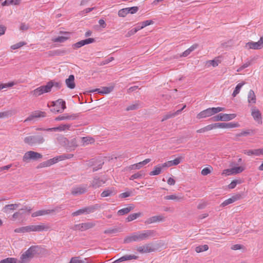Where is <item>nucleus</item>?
<instances>
[{"instance_id": "obj_1", "label": "nucleus", "mask_w": 263, "mask_h": 263, "mask_svg": "<svg viewBox=\"0 0 263 263\" xmlns=\"http://www.w3.org/2000/svg\"><path fill=\"white\" fill-rule=\"evenodd\" d=\"M155 235L154 230H144L130 234L124 239V243H129L134 241H140L148 239Z\"/></svg>"}, {"instance_id": "obj_2", "label": "nucleus", "mask_w": 263, "mask_h": 263, "mask_svg": "<svg viewBox=\"0 0 263 263\" xmlns=\"http://www.w3.org/2000/svg\"><path fill=\"white\" fill-rule=\"evenodd\" d=\"M50 228L48 225L44 223H40L39 224H30L17 228L14 229V232L16 233L25 234L31 232L47 231Z\"/></svg>"}, {"instance_id": "obj_3", "label": "nucleus", "mask_w": 263, "mask_h": 263, "mask_svg": "<svg viewBox=\"0 0 263 263\" xmlns=\"http://www.w3.org/2000/svg\"><path fill=\"white\" fill-rule=\"evenodd\" d=\"M225 108L221 107H210L200 111L197 115V118L198 119L205 118L211 117L218 112L224 111Z\"/></svg>"}, {"instance_id": "obj_4", "label": "nucleus", "mask_w": 263, "mask_h": 263, "mask_svg": "<svg viewBox=\"0 0 263 263\" xmlns=\"http://www.w3.org/2000/svg\"><path fill=\"white\" fill-rule=\"evenodd\" d=\"M53 85V83L49 82L46 85L41 86L35 89L31 92V93L33 96L38 97L44 93L50 91Z\"/></svg>"}, {"instance_id": "obj_5", "label": "nucleus", "mask_w": 263, "mask_h": 263, "mask_svg": "<svg viewBox=\"0 0 263 263\" xmlns=\"http://www.w3.org/2000/svg\"><path fill=\"white\" fill-rule=\"evenodd\" d=\"M53 108L51 109L54 113L62 112L66 108L65 102L62 99H59L55 102H52Z\"/></svg>"}, {"instance_id": "obj_6", "label": "nucleus", "mask_w": 263, "mask_h": 263, "mask_svg": "<svg viewBox=\"0 0 263 263\" xmlns=\"http://www.w3.org/2000/svg\"><path fill=\"white\" fill-rule=\"evenodd\" d=\"M42 158V155L34 151H30L25 153L23 157V161L24 162H28L31 160H35Z\"/></svg>"}, {"instance_id": "obj_7", "label": "nucleus", "mask_w": 263, "mask_h": 263, "mask_svg": "<svg viewBox=\"0 0 263 263\" xmlns=\"http://www.w3.org/2000/svg\"><path fill=\"white\" fill-rule=\"evenodd\" d=\"M39 250L40 248L37 246H31L22 255V258L24 260L32 258L36 255Z\"/></svg>"}, {"instance_id": "obj_8", "label": "nucleus", "mask_w": 263, "mask_h": 263, "mask_svg": "<svg viewBox=\"0 0 263 263\" xmlns=\"http://www.w3.org/2000/svg\"><path fill=\"white\" fill-rule=\"evenodd\" d=\"M72 157V155H69L68 157H66L64 156H58L41 163V167H48L53 164L57 163L58 161L63 160L66 158H71Z\"/></svg>"}, {"instance_id": "obj_9", "label": "nucleus", "mask_w": 263, "mask_h": 263, "mask_svg": "<svg viewBox=\"0 0 263 263\" xmlns=\"http://www.w3.org/2000/svg\"><path fill=\"white\" fill-rule=\"evenodd\" d=\"M245 169V167L242 166H236L231 168L225 169L224 170L221 174L222 175L227 176H230L232 175H235L237 174L240 173L242 172Z\"/></svg>"}, {"instance_id": "obj_10", "label": "nucleus", "mask_w": 263, "mask_h": 263, "mask_svg": "<svg viewBox=\"0 0 263 263\" xmlns=\"http://www.w3.org/2000/svg\"><path fill=\"white\" fill-rule=\"evenodd\" d=\"M136 250L140 253H147L155 251V249L152 243L145 244L143 246H138Z\"/></svg>"}, {"instance_id": "obj_11", "label": "nucleus", "mask_w": 263, "mask_h": 263, "mask_svg": "<svg viewBox=\"0 0 263 263\" xmlns=\"http://www.w3.org/2000/svg\"><path fill=\"white\" fill-rule=\"evenodd\" d=\"M217 128L227 129L236 128L240 126V125L237 122H219L216 123Z\"/></svg>"}, {"instance_id": "obj_12", "label": "nucleus", "mask_w": 263, "mask_h": 263, "mask_svg": "<svg viewBox=\"0 0 263 263\" xmlns=\"http://www.w3.org/2000/svg\"><path fill=\"white\" fill-rule=\"evenodd\" d=\"M24 141L25 143L29 145H33L36 143H42L44 142V139L42 137H40L37 140L36 138L33 136H28L24 138Z\"/></svg>"}, {"instance_id": "obj_13", "label": "nucleus", "mask_w": 263, "mask_h": 263, "mask_svg": "<svg viewBox=\"0 0 263 263\" xmlns=\"http://www.w3.org/2000/svg\"><path fill=\"white\" fill-rule=\"evenodd\" d=\"M251 115L258 124H262L261 114L258 109L255 107H253L251 109Z\"/></svg>"}, {"instance_id": "obj_14", "label": "nucleus", "mask_w": 263, "mask_h": 263, "mask_svg": "<svg viewBox=\"0 0 263 263\" xmlns=\"http://www.w3.org/2000/svg\"><path fill=\"white\" fill-rule=\"evenodd\" d=\"M60 33L64 34V35L52 39V41L53 42L64 43L70 38L71 34V33L69 32H61Z\"/></svg>"}, {"instance_id": "obj_15", "label": "nucleus", "mask_w": 263, "mask_h": 263, "mask_svg": "<svg viewBox=\"0 0 263 263\" xmlns=\"http://www.w3.org/2000/svg\"><path fill=\"white\" fill-rule=\"evenodd\" d=\"M95 42V40L92 38H89L84 40H81L79 42L72 45V48L74 49L79 48L85 45L91 44Z\"/></svg>"}, {"instance_id": "obj_16", "label": "nucleus", "mask_w": 263, "mask_h": 263, "mask_svg": "<svg viewBox=\"0 0 263 263\" xmlns=\"http://www.w3.org/2000/svg\"><path fill=\"white\" fill-rule=\"evenodd\" d=\"M182 159L181 157H178L174 160L166 161L165 162L162 163V166H163L165 168H168L173 166L177 165L180 163Z\"/></svg>"}, {"instance_id": "obj_17", "label": "nucleus", "mask_w": 263, "mask_h": 263, "mask_svg": "<svg viewBox=\"0 0 263 263\" xmlns=\"http://www.w3.org/2000/svg\"><path fill=\"white\" fill-rule=\"evenodd\" d=\"M55 212L54 210H41L35 211L32 213V217H36L39 216H45L52 213Z\"/></svg>"}, {"instance_id": "obj_18", "label": "nucleus", "mask_w": 263, "mask_h": 263, "mask_svg": "<svg viewBox=\"0 0 263 263\" xmlns=\"http://www.w3.org/2000/svg\"><path fill=\"white\" fill-rule=\"evenodd\" d=\"M151 161V159L148 158L139 163L131 165L129 168L130 170H139L144 165H146Z\"/></svg>"}, {"instance_id": "obj_19", "label": "nucleus", "mask_w": 263, "mask_h": 263, "mask_svg": "<svg viewBox=\"0 0 263 263\" xmlns=\"http://www.w3.org/2000/svg\"><path fill=\"white\" fill-rule=\"evenodd\" d=\"M240 198V196L238 194H236L231 198H229L225 200L221 204V206L222 207L226 206L230 204H231L235 201Z\"/></svg>"}, {"instance_id": "obj_20", "label": "nucleus", "mask_w": 263, "mask_h": 263, "mask_svg": "<svg viewBox=\"0 0 263 263\" xmlns=\"http://www.w3.org/2000/svg\"><path fill=\"white\" fill-rule=\"evenodd\" d=\"M164 220V217L162 215H156L152 216L148 219H147L146 221V222L148 224H151L155 222H158L160 221H162Z\"/></svg>"}, {"instance_id": "obj_21", "label": "nucleus", "mask_w": 263, "mask_h": 263, "mask_svg": "<svg viewBox=\"0 0 263 263\" xmlns=\"http://www.w3.org/2000/svg\"><path fill=\"white\" fill-rule=\"evenodd\" d=\"M154 23V21L152 20H146L141 22H140L137 24L136 29L138 31L140 30L143 29L147 26H149L153 25Z\"/></svg>"}, {"instance_id": "obj_22", "label": "nucleus", "mask_w": 263, "mask_h": 263, "mask_svg": "<svg viewBox=\"0 0 263 263\" xmlns=\"http://www.w3.org/2000/svg\"><path fill=\"white\" fill-rule=\"evenodd\" d=\"M138 258V256H136L135 255H126L125 256H123L120 258L116 259L112 263H118L120 262L126 261V260H132V259H136Z\"/></svg>"}, {"instance_id": "obj_23", "label": "nucleus", "mask_w": 263, "mask_h": 263, "mask_svg": "<svg viewBox=\"0 0 263 263\" xmlns=\"http://www.w3.org/2000/svg\"><path fill=\"white\" fill-rule=\"evenodd\" d=\"M20 204L14 203L6 205L3 209L4 212L9 213L11 211L16 210L19 207Z\"/></svg>"}, {"instance_id": "obj_24", "label": "nucleus", "mask_w": 263, "mask_h": 263, "mask_svg": "<svg viewBox=\"0 0 263 263\" xmlns=\"http://www.w3.org/2000/svg\"><path fill=\"white\" fill-rule=\"evenodd\" d=\"M164 168L163 166H162V164H159L155 166L153 170L149 173V175L151 176H156L160 174L162 172V170Z\"/></svg>"}, {"instance_id": "obj_25", "label": "nucleus", "mask_w": 263, "mask_h": 263, "mask_svg": "<svg viewBox=\"0 0 263 263\" xmlns=\"http://www.w3.org/2000/svg\"><path fill=\"white\" fill-rule=\"evenodd\" d=\"M166 200H173L176 201H181L184 200V197L181 194H173L171 195L166 196L164 197Z\"/></svg>"}, {"instance_id": "obj_26", "label": "nucleus", "mask_w": 263, "mask_h": 263, "mask_svg": "<svg viewBox=\"0 0 263 263\" xmlns=\"http://www.w3.org/2000/svg\"><path fill=\"white\" fill-rule=\"evenodd\" d=\"M65 82L68 88L73 89L75 87L74 77L73 75H70L68 78L66 80Z\"/></svg>"}, {"instance_id": "obj_27", "label": "nucleus", "mask_w": 263, "mask_h": 263, "mask_svg": "<svg viewBox=\"0 0 263 263\" xmlns=\"http://www.w3.org/2000/svg\"><path fill=\"white\" fill-rule=\"evenodd\" d=\"M114 88V87L113 86L109 87H103L101 89H96V91H97L99 93L101 94H108L113 90Z\"/></svg>"}, {"instance_id": "obj_28", "label": "nucleus", "mask_w": 263, "mask_h": 263, "mask_svg": "<svg viewBox=\"0 0 263 263\" xmlns=\"http://www.w3.org/2000/svg\"><path fill=\"white\" fill-rule=\"evenodd\" d=\"M221 61L219 60L218 58H216L212 60H209L206 62L205 65L207 67H210L212 66L213 67H215L218 65L219 63H220Z\"/></svg>"}, {"instance_id": "obj_29", "label": "nucleus", "mask_w": 263, "mask_h": 263, "mask_svg": "<svg viewBox=\"0 0 263 263\" xmlns=\"http://www.w3.org/2000/svg\"><path fill=\"white\" fill-rule=\"evenodd\" d=\"M116 192H115L114 188H111L109 189L106 190L104 191L101 194L102 197H106L110 196H112L115 194Z\"/></svg>"}, {"instance_id": "obj_30", "label": "nucleus", "mask_w": 263, "mask_h": 263, "mask_svg": "<svg viewBox=\"0 0 263 263\" xmlns=\"http://www.w3.org/2000/svg\"><path fill=\"white\" fill-rule=\"evenodd\" d=\"M134 206L129 205L128 207L123 208L118 211V215L121 216L128 213L131 210L134 209Z\"/></svg>"}, {"instance_id": "obj_31", "label": "nucleus", "mask_w": 263, "mask_h": 263, "mask_svg": "<svg viewBox=\"0 0 263 263\" xmlns=\"http://www.w3.org/2000/svg\"><path fill=\"white\" fill-rule=\"evenodd\" d=\"M248 101L250 103L254 104L256 102V96L252 90H250L248 93Z\"/></svg>"}, {"instance_id": "obj_32", "label": "nucleus", "mask_w": 263, "mask_h": 263, "mask_svg": "<svg viewBox=\"0 0 263 263\" xmlns=\"http://www.w3.org/2000/svg\"><path fill=\"white\" fill-rule=\"evenodd\" d=\"M86 189L85 187L79 186L73 188L71 191V193L73 195L81 194L85 193Z\"/></svg>"}, {"instance_id": "obj_33", "label": "nucleus", "mask_w": 263, "mask_h": 263, "mask_svg": "<svg viewBox=\"0 0 263 263\" xmlns=\"http://www.w3.org/2000/svg\"><path fill=\"white\" fill-rule=\"evenodd\" d=\"M45 116H46V114L44 112H42V111L35 112L32 115V116H31L28 117L27 119H26L25 121L31 120L33 118L44 117Z\"/></svg>"}, {"instance_id": "obj_34", "label": "nucleus", "mask_w": 263, "mask_h": 263, "mask_svg": "<svg viewBox=\"0 0 263 263\" xmlns=\"http://www.w3.org/2000/svg\"><path fill=\"white\" fill-rule=\"evenodd\" d=\"M198 47L197 44H194L191 46L189 48L184 51L182 54L181 55V57H185L189 55L191 52L194 51L195 49H196Z\"/></svg>"}, {"instance_id": "obj_35", "label": "nucleus", "mask_w": 263, "mask_h": 263, "mask_svg": "<svg viewBox=\"0 0 263 263\" xmlns=\"http://www.w3.org/2000/svg\"><path fill=\"white\" fill-rule=\"evenodd\" d=\"M213 170L212 166L208 165L207 167L203 168L201 171V174L203 176H206L211 174Z\"/></svg>"}, {"instance_id": "obj_36", "label": "nucleus", "mask_w": 263, "mask_h": 263, "mask_svg": "<svg viewBox=\"0 0 263 263\" xmlns=\"http://www.w3.org/2000/svg\"><path fill=\"white\" fill-rule=\"evenodd\" d=\"M245 84V83L242 82L241 83H240L236 85V87H235V89H234V91H233V92L232 93V96H233V97H236V95H238L239 93L241 87Z\"/></svg>"}, {"instance_id": "obj_37", "label": "nucleus", "mask_w": 263, "mask_h": 263, "mask_svg": "<svg viewBox=\"0 0 263 263\" xmlns=\"http://www.w3.org/2000/svg\"><path fill=\"white\" fill-rule=\"evenodd\" d=\"M104 183V182L103 180H100L99 178H95L92 182V186L93 187L97 188L101 186Z\"/></svg>"}, {"instance_id": "obj_38", "label": "nucleus", "mask_w": 263, "mask_h": 263, "mask_svg": "<svg viewBox=\"0 0 263 263\" xmlns=\"http://www.w3.org/2000/svg\"><path fill=\"white\" fill-rule=\"evenodd\" d=\"M16 83L13 81L4 84H0V90L4 88L12 87Z\"/></svg>"}, {"instance_id": "obj_39", "label": "nucleus", "mask_w": 263, "mask_h": 263, "mask_svg": "<svg viewBox=\"0 0 263 263\" xmlns=\"http://www.w3.org/2000/svg\"><path fill=\"white\" fill-rule=\"evenodd\" d=\"M141 213H133L130 215H129L126 219V220L128 222L133 221L136 219H137L138 217L140 216Z\"/></svg>"}, {"instance_id": "obj_40", "label": "nucleus", "mask_w": 263, "mask_h": 263, "mask_svg": "<svg viewBox=\"0 0 263 263\" xmlns=\"http://www.w3.org/2000/svg\"><path fill=\"white\" fill-rule=\"evenodd\" d=\"M224 121H229L232 120L236 118V115L235 114H223Z\"/></svg>"}, {"instance_id": "obj_41", "label": "nucleus", "mask_w": 263, "mask_h": 263, "mask_svg": "<svg viewBox=\"0 0 263 263\" xmlns=\"http://www.w3.org/2000/svg\"><path fill=\"white\" fill-rule=\"evenodd\" d=\"M243 153L245 154H246L248 156H251V155L259 156L258 149L246 150L244 151Z\"/></svg>"}, {"instance_id": "obj_42", "label": "nucleus", "mask_w": 263, "mask_h": 263, "mask_svg": "<svg viewBox=\"0 0 263 263\" xmlns=\"http://www.w3.org/2000/svg\"><path fill=\"white\" fill-rule=\"evenodd\" d=\"M209 249V247L207 245H204L202 246H199L196 247L195 248V251L197 253H200L203 251H206Z\"/></svg>"}, {"instance_id": "obj_43", "label": "nucleus", "mask_w": 263, "mask_h": 263, "mask_svg": "<svg viewBox=\"0 0 263 263\" xmlns=\"http://www.w3.org/2000/svg\"><path fill=\"white\" fill-rule=\"evenodd\" d=\"M242 183V181L241 180H233L228 185V187L229 189H234L237 184H240Z\"/></svg>"}, {"instance_id": "obj_44", "label": "nucleus", "mask_w": 263, "mask_h": 263, "mask_svg": "<svg viewBox=\"0 0 263 263\" xmlns=\"http://www.w3.org/2000/svg\"><path fill=\"white\" fill-rule=\"evenodd\" d=\"M144 175V173L143 172L140 171V172H139L137 173H135V174L132 175L130 176L129 179L131 180H133L136 179L140 178Z\"/></svg>"}, {"instance_id": "obj_45", "label": "nucleus", "mask_w": 263, "mask_h": 263, "mask_svg": "<svg viewBox=\"0 0 263 263\" xmlns=\"http://www.w3.org/2000/svg\"><path fill=\"white\" fill-rule=\"evenodd\" d=\"M82 142L83 143V145H85L89 143H93L94 140L90 137H83L82 138Z\"/></svg>"}, {"instance_id": "obj_46", "label": "nucleus", "mask_w": 263, "mask_h": 263, "mask_svg": "<svg viewBox=\"0 0 263 263\" xmlns=\"http://www.w3.org/2000/svg\"><path fill=\"white\" fill-rule=\"evenodd\" d=\"M26 44V43L25 42H20L19 43H17L15 44H14L12 46H11V49L12 50H15L18 48H20L22 46L25 45Z\"/></svg>"}, {"instance_id": "obj_47", "label": "nucleus", "mask_w": 263, "mask_h": 263, "mask_svg": "<svg viewBox=\"0 0 263 263\" xmlns=\"http://www.w3.org/2000/svg\"><path fill=\"white\" fill-rule=\"evenodd\" d=\"M126 9L127 10V12L128 14L130 13V14H135L136 12H137V11L139 10V8L137 6L126 8Z\"/></svg>"}, {"instance_id": "obj_48", "label": "nucleus", "mask_w": 263, "mask_h": 263, "mask_svg": "<svg viewBox=\"0 0 263 263\" xmlns=\"http://www.w3.org/2000/svg\"><path fill=\"white\" fill-rule=\"evenodd\" d=\"M186 107V105H184L183 107L181 109H179V110H178L177 111H176L174 113H173V114H170L169 115H167L166 116V117H165V119H168V118H172V117H175L178 115H179L181 111Z\"/></svg>"}, {"instance_id": "obj_49", "label": "nucleus", "mask_w": 263, "mask_h": 263, "mask_svg": "<svg viewBox=\"0 0 263 263\" xmlns=\"http://www.w3.org/2000/svg\"><path fill=\"white\" fill-rule=\"evenodd\" d=\"M95 226V224L92 222H88L82 223L81 228L84 230H87L90 229Z\"/></svg>"}, {"instance_id": "obj_50", "label": "nucleus", "mask_w": 263, "mask_h": 263, "mask_svg": "<svg viewBox=\"0 0 263 263\" xmlns=\"http://www.w3.org/2000/svg\"><path fill=\"white\" fill-rule=\"evenodd\" d=\"M69 127H70L69 125H62L59 126L58 127L54 128H49L48 130H52V129H54V130L57 129V130H64L65 129H68Z\"/></svg>"}, {"instance_id": "obj_51", "label": "nucleus", "mask_w": 263, "mask_h": 263, "mask_svg": "<svg viewBox=\"0 0 263 263\" xmlns=\"http://www.w3.org/2000/svg\"><path fill=\"white\" fill-rule=\"evenodd\" d=\"M127 12V11L126 8L121 9L120 10H119V11H118V16L120 17H125L126 16L127 14H128Z\"/></svg>"}, {"instance_id": "obj_52", "label": "nucleus", "mask_w": 263, "mask_h": 263, "mask_svg": "<svg viewBox=\"0 0 263 263\" xmlns=\"http://www.w3.org/2000/svg\"><path fill=\"white\" fill-rule=\"evenodd\" d=\"M0 263H16V261L13 258H7L1 260Z\"/></svg>"}, {"instance_id": "obj_53", "label": "nucleus", "mask_w": 263, "mask_h": 263, "mask_svg": "<svg viewBox=\"0 0 263 263\" xmlns=\"http://www.w3.org/2000/svg\"><path fill=\"white\" fill-rule=\"evenodd\" d=\"M223 116V114H219L213 117V120L215 121H224Z\"/></svg>"}, {"instance_id": "obj_54", "label": "nucleus", "mask_w": 263, "mask_h": 263, "mask_svg": "<svg viewBox=\"0 0 263 263\" xmlns=\"http://www.w3.org/2000/svg\"><path fill=\"white\" fill-rule=\"evenodd\" d=\"M205 127V130H206L207 132L210 131L215 129H217V124L216 123H213L211 124H209Z\"/></svg>"}, {"instance_id": "obj_55", "label": "nucleus", "mask_w": 263, "mask_h": 263, "mask_svg": "<svg viewBox=\"0 0 263 263\" xmlns=\"http://www.w3.org/2000/svg\"><path fill=\"white\" fill-rule=\"evenodd\" d=\"M137 29L136 27L133 28L130 30H129L126 34V37H129L131 35H133L135 34L137 32Z\"/></svg>"}, {"instance_id": "obj_56", "label": "nucleus", "mask_w": 263, "mask_h": 263, "mask_svg": "<svg viewBox=\"0 0 263 263\" xmlns=\"http://www.w3.org/2000/svg\"><path fill=\"white\" fill-rule=\"evenodd\" d=\"M20 30L22 31H25L29 29V25L25 23H22L20 27Z\"/></svg>"}, {"instance_id": "obj_57", "label": "nucleus", "mask_w": 263, "mask_h": 263, "mask_svg": "<svg viewBox=\"0 0 263 263\" xmlns=\"http://www.w3.org/2000/svg\"><path fill=\"white\" fill-rule=\"evenodd\" d=\"M139 105L138 104H132L129 106H128L126 108L127 110H135L138 108Z\"/></svg>"}, {"instance_id": "obj_58", "label": "nucleus", "mask_w": 263, "mask_h": 263, "mask_svg": "<svg viewBox=\"0 0 263 263\" xmlns=\"http://www.w3.org/2000/svg\"><path fill=\"white\" fill-rule=\"evenodd\" d=\"M22 0H9L10 5H18L20 4Z\"/></svg>"}, {"instance_id": "obj_59", "label": "nucleus", "mask_w": 263, "mask_h": 263, "mask_svg": "<svg viewBox=\"0 0 263 263\" xmlns=\"http://www.w3.org/2000/svg\"><path fill=\"white\" fill-rule=\"evenodd\" d=\"M72 116H62L61 117H57L55 120H66V119H71Z\"/></svg>"}, {"instance_id": "obj_60", "label": "nucleus", "mask_w": 263, "mask_h": 263, "mask_svg": "<svg viewBox=\"0 0 263 263\" xmlns=\"http://www.w3.org/2000/svg\"><path fill=\"white\" fill-rule=\"evenodd\" d=\"M10 113L9 111L1 112H0V119L4 118L9 117Z\"/></svg>"}, {"instance_id": "obj_61", "label": "nucleus", "mask_w": 263, "mask_h": 263, "mask_svg": "<svg viewBox=\"0 0 263 263\" xmlns=\"http://www.w3.org/2000/svg\"><path fill=\"white\" fill-rule=\"evenodd\" d=\"M175 182L176 181L175 179L172 177H170L167 181V184L170 185H174L175 184Z\"/></svg>"}, {"instance_id": "obj_62", "label": "nucleus", "mask_w": 263, "mask_h": 263, "mask_svg": "<svg viewBox=\"0 0 263 263\" xmlns=\"http://www.w3.org/2000/svg\"><path fill=\"white\" fill-rule=\"evenodd\" d=\"M130 192H124L120 194L119 197L122 198H126L130 195Z\"/></svg>"}, {"instance_id": "obj_63", "label": "nucleus", "mask_w": 263, "mask_h": 263, "mask_svg": "<svg viewBox=\"0 0 263 263\" xmlns=\"http://www.w3.org/2000/svg\"><path fill=\"white\" fill-rule=\"evenodd\" d=\"M242 248V246H241L240 245H238V244L233 245L231 248V249L234 250H240Z\"/></svg>"}, {"instance_id": "obj_64", "label": "nucleus", "mask_w": 263, "mask_h": 263, "mask_svg": "<svg viewBox=\"0 0 263 263\" xmlns=\"http://www.w3.org/2000/svg\"><path fill=\"white\" fill-rule=\"evenodd\" d=\"M6 28L4 26H0V36L5 34Z\"/></svg>"}]
</instances>
